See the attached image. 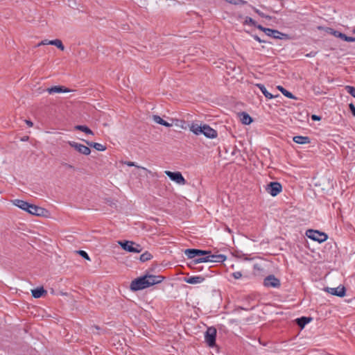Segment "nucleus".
I'll use <instances>...</instances> for the list:
<instances>
[{
	"label": "nucleus",
	"mask_w": 355,
	"mask_h": 355,
	"mask_svg": "<svg viewBox=\"0 0 355 355\" xmlns=\"http://www.w3.org/2000/svg\"><path fill=\"white\" fill-rule=\"evenodd\" d=\"M266 35L272 37L275 39H282L284 36H286V35L279 32L277 30H274L268 28L266 30Z\"/></svg>",
	"instance_id": "nucleus-18"
},
{
	"label": "nucleus",
	"mask_w": 355,
	"mask_h": 355,
	"mask_svg": "<svg viewBox=\"0 0 355 355\" xmlns=\"http://www.w3.org/2000/svg\"><path fill=\"white\" fill-rule=\"evenodd\" d=\"M152 258H153V255L148 251H146L145 252H144L143 254H141L140 255L139 260L141 262H145V261L150 260Z\"/></svg>",
	"instance_id": "nucleus-29"
},
{
	"label": "nucleus",
	"mask_w": 355,
	"mask_h": 355,
	"mask_svg": "<svg viewBox=\"0 0 355 355\" xmlns=\"http://www.w3.org/2000/svg\"><path fill=\"white\" fill-rule=\"evenodd\" d=\"M263 285L266 287L279 288L281 284L278 278L273 275H270L264 279Z\"/></svg>",
	"instance_id": "nucleus-9"
},
{
	"label": "nucleus",
	"mask_w": 355,
	"mask_h": 355,
	"mask_svg": "<svg viewBox=\"0 0 355 355\" xmlns=\"http://www.w3.org/2000/svg\"><path fill=\"white\" fill-rule=\"evenodd\" d=\"M88 146L94 148L96 150L99 151H103L105 150V146L99 143L86 141Z\"/></svg>",
	"instance_id": "nucleus-27"
},
{
	"label": "nucleus",
	"mask_w": 355,
	"mask_h": 355,
	"mask_svg": "<svg viewBox=\"0 0 355 355\" xmlns=\"http://www.w3.org/2000/svg\"><path fill=\"white\" fill-rule=\"evenodd\" d=\"M225 1L233 4V5H240V4H245L247 1L243 0H225Z\"/></svg>",
	"instance_id": "nucleus-34"
},
{
	"label": "nucleus",
	"mask_w": 355,
	"mask_h": 355,
	"mask_svg": "<svg viewBox=\"0 0 355 355\" xmlns=\"http://www.w3.org/2000/svg\"><path fill=\"white\" fill-rule=\"evenodd\" d=\"M69 144L71 147L74 148L80 153H82L83 155H89L91 153V150L89 149V148L83 144H80L75 141H69Z\"/></svg>",
	"instance_id": "nucleus-13"
},
{
	"label": "nucleus",
	"mask_w": 355,
	"mask_h": 355,
	"mask_svg": "<svg viewBox=\"0 0 355 355\" xmlns=\"http://www.w3.org/2000/svg\"><path fill=\"white\" fill-rule=\"evenodd\" d=\"M190 130L196 135L203 134L207 138L214 139L217 137V132L208 125H200L197 123H192L189 126Z\"/></svg>",
	"instance_id": "nucleus-1"
},
{
	"label": "nucleus",
	"mask_w": 355,
	"mask_h": 355,
	"mask_svg": "<svg viewBox=\"0 0 355 355\" xmlns=\"http://www.w3.org/2000/svg\"><path fill=\"white\" fill-rule=\"evenodd\" d=\"M253 37H254V39L256 41L259 42V43H265V42H266V41H265V40H261V39L259 36H257V35H253Z\"/></svg>",
	"instance_id": "nucleus-43"
},
{
	"label": "nucleus",
	"mask_w": 355,
	"mask_h": 355,
	"mask_svg": "<svg viewBox=\"0 0 355 355\" xmlns=\"http://www.w3.org/2000/svg\"><path fill=\"white\" fill-rule=\"evenodd\" d=\"M205 280V277L202 276H191V277H186L184 278V282L190 284H200L203 282Z\"/></svg>",
	"instance_id": "nucleus-15"
},
{
	"label": "nucleus",
	"mask_w": 355,
	"mask_h": 355,
	"mask_svg": "<svg viewBox=\"0 0 355 355\" xmlns=\"http://www.w3.org/2000/svg\"><path fill=\"white\" fill-rule=\"evenodd\" d=\"M118 243L123 250L129 252L139 253L142 250V248L139 244L131 241H119Z\"/></svg>",
	"instance_id": "nucleus-3"
},
{
	"label": "nucleus",
	"mask_w": 355,
	"mask_h": 355,
	"mask_svg": "<svg viewBox=\"0 0 355 355\" xmlns=\"http://www.w3.org/2000/svg\"><path fill=\"white\" fill-rule=\"evenodd\" d=\"M311 119L313 121H320L321 119V117L318 116V115H315V114H313L311 116Z\"/></svg>",
	"instance_id": "nucleus-44"
},
{
	"label": "nucleus",
	"mask_w": 355,
	"mask_h": 355,
	"mask_svg": "<svg viewBox=\"0 0 355 355\" xmlns=\"http://www.w3.org/2000/svg\"><path fill=\"white\" fill-rule=\"evenodd\" d=\"M345 90L347 93H349L350 95H352L353 97L355 98V87L352 86L347 85L345 87Z\"/></svg>",
	"instance_id": "nucleus-35"
},
{
	"label": "nucleus",
	"mask_w": 355,
	"mask_h": 355,
	"mask_svg": "<svg viewBox=\"0 0 355 355\" xmlns=\"http://www.w3.org/2000/svg\"><path fill=\"white\" fill-rule=\"evenodd\" d=\"M210 254L209 250H202L199 249L189 248L184 250V254L191 259H196L198 257Z\"/></svg>",
	"instance_id": "nucleus-7"
},
{
	"label": "nucleus",
	"mask_w": 355,
	"mask_h": 355,
	"mask_svg": "<svg viewBox=\"0 0 355 355\" xmlns=\"http://www.w3.org/2000/svg\"><path fill=\"white\" fill-rule=\"evenodd\" d=\"M244 24H250L252 26H256V21L250 17H246Z\"/></svg>",
	"instance_id": "nucleus-36"
},
{
	"label": "nucleus",
	"mask_w": 355,
	"mask_h": 355,
	"mask_svg": "<svg viewBox=\"0 0 355 355\" xmlns=\"http://www.w3.org/2000/svg\"><path fill=\"white\" fill-rule=\"evenodd\" d=\"M145 276L148 282L150 283V286L161 283L164 279L162 275H153L148 273Z\"/></svg>",
	"instance_id": "nucleus-14"
},
{
	"label": "nucleus",
	"mask_w": 355,
	"mask_h": 355,
	"mask_svg": "<svg viewBox=\"0 0 355 355\" xmlns=\"http://www.w3.org/2000/svg\"><path fill=\"white\" fill-rule=\"evenodd\" d=\"M166 175H167L169 178H183L182 173L180 172H171L169 171H166L164 172Z\"/></svg>",
	"instance_id": "nucleus-32"
},
{
	"label": "nucleus",
	"mask_w": 355,
	"mask_h": 355,
	"mask_svg": "<svg viewBox=\"0 0 355 355\" xmlns=\"http://www.w3.org/2000/svg\"><path fill=\"white\" fill-rule=\"evenodd\" d=\"M209 259H211L210 262L223 263L226 260L227 257L225 255L223 254H211L210 253Z\"/></svg>",
	"instance_id": "nucleus-19"
},
{
	"label": "nucleus",
	"mask_w": 355,
	"mask_h": 355,
	"mask_svg": "<svg viewBox=\"0 0 355 355\" xmlns=\"http://www.w3.org/2000/svg\"><path fill=\"white\" fill-rule=\"evenodd\" d=\"M46 91L50 94H54V93H66V92H69L70 90L64 87V86H60V85H57V86H53V87H49L46 89Z\"/></svg>",
	"instance_id": "nucleus-17"
},
{
	"label": "nucleus",
	"mask_w": 355,
	"mask_h": 355,
	"mask_svg": "<svg viewBox=\"0 0 355 355\" xmlns=\"http://www.w3.org/2000/svg\"><path fill=\"white\" fill-rule=\"evenodd\" d=\"M350 111L352 112V114L355 116V106L353 103H350L349 105Z\"/></svg>",
	"instance_id": "nucleus-42"
},
{
	"label": "nucleus",
	"mask_w": 355,
	"mask_h": 355,
	"mask_svg": "<svg viewBox=\"0 0 355 355\" xmlns=\"http://www.w3.org/2000/svg\"><path fill=\"white\" fill-rule=\"evenodd\" d=\"M352 33L355 34V28L352 31Z\"/></svg>",
	"instance_id": "nucleus-50"
},
{
	"label": "nucleus",
	"mask_w": 355,
	"mask_h": 355,
	"mask_svg": "<svg viewBox=\"0 0 355 355\" xmlns=\"http://www.w3.org/2000/svg\"><path fill=\"white\" fill-rule=\"evenodd\" d=\"M254 26L257 27L260 31L264 32L265 33H266V30H267L268 28H265V27L262 26L261 25L257 24H256V26Z\"/></svg>",
	"instance_id": "nucleus-41"
},
{
	"label": "nucleus",
	"mask_w": 355,
	"mask_h": 355,
	"mask_svg": "<svg viewBox=\"0 0 355 355\" xmlns=\"http://www.w3.org/2000/svg\"><path fill=\"white\" fill-rule=\"evenodd\" d=\"M306 235L309 239L318 241L319 243H322L325 241L328 238L327 235L325 233L314 230H307Z\"/></svg>",
	"instance_id": "nucleus-5"
},
{
	"label": "nucleus",
	"mask_w": 355,
	"mask_h": 355,
	"mask_svg": "<svg viewBox=\"0 0 355 355\" xmlns=\"http://www.w3.org/2000/svg\"><path fill=\"white\" fill-rule=\"evenodd\" d=\"M232 276L234 277V279H238L242 277V273L239 271L234 272L232 273Z\"/></svg>",
	"instance_id": "nucleus-40"
},
{
	"label": "nucleus",
	"mask_w": 355,
	"mask_h": 355,
	"mask_svg": "<svg viewBox=\"0 0 355 355\" xmlns=\"http://www.w3.org/2000/svg\"><path fill=\"white\" fill-rule=\"evenodd\" d=\"M172 121L174 123L175 125L178 126L182 129H187V125L186 124L185 121L180 119H172Z\"/></svg>",
	"instance_id": "nucleus-30"
},
{
	"label": "nucleus",
	"mask_w": 355,
	"mask_h": 355,
	"mask_svg": "<svg viewBox=\"0 0 355 355\" xmlns=\"http://www.w3.org/2000/svg\"><path fill=\"white\" fill-rule=\"evenodd\" d=\"M153 121L155 123H159V124L162 125H164L166 127H171V126L173 125V123H168L167 121H166L164 119H162L158 115H153Z\"/></svg>",
	"instance_id": "nucleus-25"
},
{
	"label": "nucleus",
	"mask_w": 355,
	"mask_h": 355,
	"mask_svg": "<svg viewBox=\"0 0 355 355\" xmlns=\"http://www.w3.org/2000/svg\"><path fill=\"white\" fill-rule=\"evenodd\" d=\"M332 34L335 37L340 38L341 40H343L344 41H346L347 35L345 34L342 33H340L339 31H334Z\"/></svg>",
	"instance_id": "nucleus-33"
},
{
	"label": "nucleus",
	"mask_w": 355,
	"mask_h": 355,
	"mask_svg": "<svg viewBox=\"0 0 355 355\" xmlns=\"http://www.w3.org/2000/svg\"><path fill=\"white\" fill-rule=\"evenodd\" d=\"M253 10L254 11L257 13L260 17H265V18H267V19H270L271 17L268 15H266L263 12H261L259 10L255 8H253Z\"/></svg>",
	"instance_id": "nucleus-38"
},
{
	"label": "nucleus",
	"mask_w": 355,
	"mask_h": 355,
	"mask_svg": "<svg viewBox=\"0 0 355 355\" xmlns=\"http://www.w3.org/2000/svg\"><path fill=\"white\" fill-rule=\"evenodd\" d=\"M210 260L211 259H209V254L203 255V256H200V257H198L196 259H194L193 260H192L189 263V267H191L193 269H196L197 270H200L201 268H200L198 267H196L195 266L197 265L198 263H202V262H210Z\"/></svg>",
	"instance_id": "nucleus-11"
},
{
	"label": "nucleus",
	"mask_w": 355,
	"mask_h": 355,
	"mask_svg": "<svg viewBox=\"0 0 355 355\" xmlns=\"http://www.w3.org/2000/svg\"><path fill=\"white\" fill-rule=\"evenodd\" d=\"M46 291L43 287H38L31 290L32 296L35 298H40L44 294H46Z\"/></svg>",
	"instance_id": "nucleus-20"
},
{
	"label": "nucleus",
	"mask_w": 355,
	"mask_h": 355,
	"mask_svg": "<svg viewBox=\"0 0 355 355\" xmlns=\"http://www.w3.org/2000/svg\"><path fill=\"white\" fill-rule=\"evenodd\" d=\"M26 123L30 127L33 126V123L31 121H28V120H26Z\"/></svg>",
	"instance_id": "nucleus-47"
},
{
	"label": "nucleus",
	"mask_w": 355,
	"mask_h": 355,
	"mask_svg": "<svg viewBox=\"0 0 355 355\" xmlns=\"http://www.w3.org/2000/svg\"><path fill=\"white\" fill-rule=\"evenodd\" d=\"M277 89L286 97L291 99H295L296 98L293 95L292 93L284 89L282 86H277Z\"/></svg>",
	"instance_id": "nucleus-28"
},
{
	"label": "nucleus",
	"mask_w": 355,
	"mask_h": 355,
	"mask_svg": "<svg viewBox=\"0 0 355 355\" xmlns=\"http://www.w3.org/2000/svg\"><path fill=\"white\" fill-rule=\"evenodd\" d=\"M124 164L129 166H135V168L132 171L134 175L139 177H148L149 175L154 176V174L150 171L136 165L135 162H125Z\"/></svg>",
	"instance_id": "nucleus-4"
},
{
	"label": "nucleus",
	"mask_w": 355,
	"mask_h": 355,
	"mask_svg": "<svg viewBox=\"0 0 355 355\" xmlns=\"http://www.w3.org/2000/svg\"><path fill=\"white\" fill-rule=\"evenodd\" d=\"M328 293H330L333 295L343 297L345 295L346 289L344 286H340L337 288H329L326 287L324 289Z\"/></svg>",
	"instance_id": "nucleus-12"
},
{
	"label": "nucleus",
	"mask_w": 355,
	"mask_h": 355,
	"mask_svg": "<svg viewBox=\"0 0 355 355\" xmlns=\"http://www.w3.org/2000/svg\"><path fill=\"white\" fill-rule=\"evenodd\" d=\"M266 191L272 196L275 197L282 191V186L278 182H271L266 185Z\"/></svg>",
	"instance_id": "nucleus-8"
},
{
	"label": "nucleus",
	"mask_w": 355,
	"mask_h": 355,
	"mask_svg": "<svg viewBox=\"0 0 355 355\" xmlns=\"http://www.w3.org/2000/svg\"><path fill=\"white\" fill-rule=\"evenodd\" d=\"M293 141L300 144H309L310 143V139L308 137H304V136H295L293 137Z\"/></svg>",
	"instance_id": "nucleus-24"
},
{
	"label": "nucleus",
	"mask_w": 355,
	"mask_h": 355,
	"mask_svg": "<svg viewBox=\"0 0 355 355\" xmlns=\"http://www.w3.org/2000/svg\"><path fill=\"white\" fill-rule=\"evenodd\" d=\"M150 286V283L148 282L144 275L135 279L130 283V288L132 291H137L145 289Z\"/></svg>",
	"instance_id": "nucleus-2"
},
{
	"label": "nucleus",
	"mask_w": 355,
	"mask_h": 355,
	"mask_svg": "<svg viewBox=\"0 0 355 355\" xmlns=\"http://www.w3.org/2000/svg\"><path fill=\"white\" fill-rule=\"evenodd\" d=\"M173 181H175L178 184L183 185L186 184V179H171Z\"/></svg>",
	"instance_id": "nucleus-39"
},
{
	"label": "nucleus",
	"mask_w": 355,
	"mask_h": 355,
	"mask_svg": "<svg viewBox=\"0 0 355 355\" xmlns=\"http://www.w3.org/2000/svg\"><path fill=\"white\" fill-rule=\"evenodd\" d=\"M10 202H12V204L13 205L20 208L21 209H22L24 211H27V210L28 209V205L30 204L29 202H28L26 201H24L20 199L11 200Z\"/></svg>",
	"instance_id": "nucleus-16"
},
{
	"label": "nucleus",
	"mask_w": 355,
	"mask_h": 355,
	"mask_svg": "<svg viewBox=\"0 0 355 355\" xmlns=\"http://www.w3.org/2000/svg\"><path fill=\"white\" fill-rule=\"evenodd\" d=\"M27 212L32 215L42 216H45L46 213H47L48 211L44 208L30 203L28 205Z\"/></svg>",
	"instance_id": "nucleus-10"
},
{
	"label": "nucleus",
	"mask_w": 355,
	"mask_h": 355,
	"mask_svg": "<svg viewBox=\"0 0 355 355\" xmlns=\"http://www.w3.org/2000/svg\"><path fill=\"white\" fill-rule=\"evenodd\" d=\"M78 254H79L83 258L87 259V260H90V258L88 255V254L84 251V250H78L77 251Z\"/></svg>",
	"instance_id": "nucleus-37"
},
{
	"label": "nucleus",
	"mask_w": 355,
	"mask_h": 355,
	"mask_svg": "<svg viewBox=\"0 0 355 355\" xmlns=\"http://www.w3.org/2000/svg\"><path fill=\"white\" fill-rule=\"evenodd\" d=\"M65 166H66L67 167L71 168V166H70V165H67V164H66Z\"/></svg>",
	"instance_id": "nucleus-49"
},
{
	"label": "nucleus",
	"mask_w": 355,
	"mask_h": 355,
	"mask_svg": "<svg viewBox=\"0 0 355 355\" xmlns=\"http://www.w3.org/2000/svg\"><path fill=\"white\" fill-rule=\"evenodd\" d=\"M110 203H109V205L111 206V207H113V206H116V203L112 202V201H109Z\"/></svg>",
	"instance_id": "nucleus-48"
},
{
	"label": "nucleus",
	"mask_w": 355,
	"mask_h": 355,
	"mask_svg": "<svg viewBox=\"0 0 355 355\" xmlns=\"http://www.w3.org/2000/svg\"><path fill=\"white\" fill-rule=\"evenodd\" d=\"M48 44L57 46L61 51L64 50V46L60 40L56 39V40H49L48 42Z\"/></svg>",
	"instance_id": "nucleus-26"
},
{
	"label": "nucleus",
	"mask_w": 355,
	"mask_h": 355,
	"mask_svg": "<svg viewBox=\"0 0 355 355\" xmlns=\"http://www.w3.org/2000/svg\"><path fill=\"white\" fill-rule=\"evenodd\" d=\"M345 42H355V37L347 36Z\"/></svg>",
	"instance_id": "nucleus-45"
},
{
	"label": "nucleus",
	"mask_w": 355,
	"mask_h": 355,
	"mask_svg": "<svg viewBox=\"0 0 355 355\" xmlns=\"http://www.w3.org/2000/svg\"><path fill=\"white\" fill-rule=\"evenodd\" d=\"M75 128L76 130H79L80 131H83V132H85L86 134H89V135H93L94 134L93 132L88 127H87L85 125H76L75 127Z\"/></svg>",
	"instance_id": "nucleus-31"
},
{
	"label": "nucleus",
	"mask_w": 355,
	"mask_h": 355,
	"mask_svg": "<svg viewBox=\"0 0 355 355\" xmlns=\"http://www.w3.org/2000/svg\"><path fill=\"white\" fill-rule=\"evenodd\" d=\"M256 86L261 91V92L263 93V94L265 96L266 98H267L268 99H272L277 96H274L272 94H270V92H268L263 85L257 84Z\"/></svg>",
	"instance_id": "nucleus-22"
},
{
	"label": "nucleus",
	"mask_w": 355,
	"mask_h": 355,
	"mask_svg": "<svg viewBox=\"0 0 355 355\" xmlns=\"http://www.w3.org/2000/svg\"><path fill=\"white\" fill-rule=\"evenodd\" d=\"M239 118L242 123L245 125H249L252 121L251 116L245 112H242L239 114Z\"/></svg>",
	"instance_id": "nucleus-21"
},
{
	"label": "nucleus",
	"mask_w": 355,
	"mask_h": 355,
	"mask_svg": "<svg viewBox=\"0 0 355 355\" xmlns=\"http://www.w3.org/2000/svg\"><path fill=\"white\" fill-rule=\"evenodd\" d=\"M49 40H44V41H42L40 44H38V45H37V46L49 44H48V42H49Z\"/></svg>",
	"instance_id": "nucleus-46"
},
{
	"label": "nucleus",
	"mask_w": 355,
	"mask_h": 355,
	"mask_svg": "<svg viewBox=\"0 0 355 355\" xmlns=\"http://www.w3.org/2000/svg\"><path fill=\"white\" fill-rule=\"evenodd\" d=\"M216 329L214 327H208L205 334V341L209 347H214L216 344Z\"/></svg>",
	"instance_id": "nucleus-6"
},
{
	"label": "nucleus",
	"mask_w": 355,
	"mask_h": 355,
	"mask_svg": "<svg viewBox=\"0 0 355 355\" xmlns=\"http://www.w3.org/2000/svg\"><path fill=\"white\" fill-rule=\"evenodd\" d=\"M312 320L311 318H308V317H304V316H302L301 318H297L296 319V323L297 324L301 327V328H304V327L308 324L311 320Z\"/></svg>",
	"instance_id": "nucleus-23"
}]
</instances>
